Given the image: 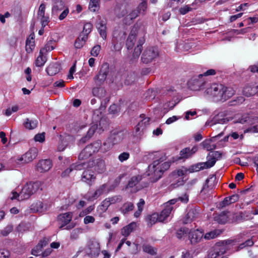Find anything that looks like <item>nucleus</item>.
<instances>
[{
	"instance_id": "1",
	"label": "nucleus",
	"mask_w": 258,
	"mask_h": 258,
	"mask_svg": "<svg viewBox=\"0 0 258 258\" xmlns=\"http://www.w3.org/2000/svg\"><path fill=\"white\" fill-rule=\"evenodd\" d=\"M111 69L107 62H104L101 66L99 72L94 77V81L96 87L92 89V93L100 99H103L106 96V91L104 88L100 87L105 81L107 76L111 75Z\"/></svg>"
},
{
	"instance_id": "2",
	"label": "nucleus",
	"mask_w": 258,
	"mask_h": 258,
	"mask_svg": "<svg viewBox=\"0 0 258 258\" xmlns=\"http://www.w3.org/2000/svg\"><path fill=\"white\" fill-rule=\"evenodd\" d=\"M215 74V70L210 69L203 74L194 76L187 82L188 88L193 91H199L204 89L207 83V80L204 77L214 75Z\"/></svg>"
},
{
	"instance_id": "3",
	"label": "nucleus",
	"mask_w": 258,
	"mask_h": 258,
	"mask_svg": "<svg viewBox=\"0 0 258 258\" xmlns=\"http://www.w3.org/2000/svg\"><path fill=\"white\" fill-rule=\"evenodd\" d=\"M69 13V9L66 6L62 0H53L51 17L58 18L60 21L64 20Z\"/></svg>"
},
{
	"instance_id": "4",
	"label": "nucleus",
	"mask_w": 258,
	"mask_h": 258,
	"mask_svg": "<svg viewBox=\"0 0 258 258\" xmlns=\"http://www.w3.org/2000/svg\"><path fill=\"white\" fill-rule=\"evenodd\" d=\"M236 242V239H228L216 243L214 246L209 251L208 258H216L224 254L229 249L228 245Z\"/></svg>"
},
{
	"instance_id": "5",
	"label": "nucleus",
	"mask_w": 258,
	"mask_h": 258,
	"mask_svg": "<svg viewBox=\"0 0 258 258\" xmlns=\"http://www.w3.org/2000/svg\"><path fill=\"white\" fill-rule=\"evenodd\" d=\"M101 141L98 140L87 145L80 153L78 157L79 159L83 160L88 159L93 154L98 151L101 147Z\"/></svg>"
},
{
	"instance_id": "6",
	"label": "nucleus",
	"mask_w": 258,
	"mask_h": 258,
	"mask_svg": "<svg viewBox=\"0 0 258 258\" xmlns=\"http://www.w3.org/2000/svg\"><path fill=\"white\" fill-rule=\"evenodd\" d=\"M40 182L36 181L25 184L20 192L21 199L27 200L35 193L40 188Z\"/></svg>"
},
{
	"instance_id": "7",
	"label": "nucleus",
	"mask_w": 258,
	"mask_h": 258,
	"mask_svg": "<svg viewBox=\"0 0 258 258\" xmlns=\"http://www.w3.org/2000/svg\"><path fill=\"white\" fill-rule=\"evenodd\" d=\"M159 51L156 47H147L143 52L142 61L144 63L147 64L154 60L158 56Z\"/></svg>"
},
{
	"instance_id": "8",
	"label": "nucleus",
	"mask_w": 258,
	"mask_h": 258,
	"mask_svg": "<svg viewBox=\"0 0 258 258\" xmlns=\"http://www.w3.org/2000/svg\"><path fill=\"white\" fill-rule=\"evenodd\" d=\"M222 89H223V85L214 84L208 88L205 92L213 97L216 101H222Z\"/></svg>"
},
{
	"instance_id": "9",
	"label": "nucleus",
	"mask_w": 258,
	"mask_h": 258,
	"mask_svg": "<svg viewBox=\"0 0 258 258\" xmlns=\"http://www.w3.org/2000/svg\"><path fill=\"white\" fill-rule=\"evenodd\" d=\"M125 137V135L122 131H113L111 132L108 138V142L112 145L120 143Z\"/></svg>"
},
{
	"instance_id": "10",
	"label": "nucleus",
	"mask_w": 258,
	"mask_h": 258,
	"mask_svg": "<svg viewBox=\"0 0 258 258\" xmlns=\"http://www.w3.org/2000/svg\"><path fill=\"white\" fill-rule=\"evenodd\" d=\"M37 149L33 147L29 149L19 159V161H23V163H27L32 161L37 156Z\"/></svg>"
},
{
	"instance_id": "11",
	"label": "nucleus",
	"mask_w": 258,
	"mask_h": 258,
	"mask_svg": "<svg viewBox=\"0 0 258 258\" xmlns=\"http://www.w3.org/2000/svg\"><path fill=\"white\" fill-rule=\"evenodd\" d=\"M52 162L50 159L40 160L36 166L37 171L42 173L48 171L52 167Z\"/></svg>"
},
{
	"instance_id": "12",
	"label": "nucleus",
	"mask_w": 258,
	"mask_h": 258,
	"mask_svg": "<svg viewBox=\"0 0 258 258\" xmlns=\"http://www.w3.org/2000/svg\"><path fill=\"white\" fill-rule=\"evenodd\" d=\"M188 238L191 244H195L200 242L203 236L204 232L198 229L191 230L188 232Z\"/></svg>"
},
{
	"instance_id": "13",
	"label": "nucleus",
	"mask_w": 258,
	"mask_h": 258,
	"mask_svg": "<svg viewBox=\"0 0 258 258\" xmlns=\"http://www.w3.org/2000/svg\"><path fill=\"white\" fill-rule=\"evenodd\" d=\"M72 219V213L68 212L60 214L57 216V221L60 225L59 228L62 229L67 225Z\"/></svg>"
},
{
	"instance_id": "14",
	"label": "nucleus",
	"mask_w": 258,
	"mask_h": 258,
	"mask_svg": "<svg viewBox=\"0 0 258 258\" xmlns=\"http://www.w3.org/2000/svg\"><path fill=\"white\" fill-rule=\"evenodd\" d=\"M96 179L94 172L91 169L85 170L82 175V180L91 185Z\"/></svg>"
},
{
	"instance_id": "15",
	"label": "nucleus",
	"mask_w": 258,
	"mask_h": 258,
	"mask_svg": "<svg viewBox=\"0 0 258 258\" xmlns=\"http://www.w3.org/2000/svg\"><path fill=\"white\" fill-rule=\"evenodd\" d=\"M213 178L215 179V177H214V176H212L211 177L208 178L206 180L205 183L200 192V194L203 199H206L209 196L210 194V191L213 188V185L209 184V183L210 181V180L213 179Z\"/></svg>"
},
{
	"instance_id": "16",
	"label": "nucleus",
	"mask_w": 258,
	"mask_h": 258,
	"mask_svg": "<svg viewBox=\"0 0 258 258\" xmlns=\"http://www.w3.org/2000/svg\"><path fill=\"white\" fill-rule=\"evenodd\" d=\"M90 165L94 166V169L98 173H102L106 170L105 161L101 158H98L92 161Z\"/></svg>"
},
{
	"instance_id": "17",
	"label": "nucleus",
	"mask_w": 258,
	"mask_h": 258,
	"mask_svg": "<svg viewBox=\"0 0 258 258\" xmlns=\"http://www.w3.org/2000/svg\"><path fill=\"white\" fill-rule=\"evenodd\" d=\"M258 93V85L255 84L248 85L243 89V94L247 97L254 95Z\"/></svg>"
},
{
	"instance_id": "18",
	"label": "nucleus",
	"mask_w": 258,
	"mask_h": 258,
	"mask_svg": "<svg viewBox=\"0 0 258 258\" xmlns=\"http://www.w3.org/2000/svg\"><path fill=\"white\" fill-rule=\"evenodd\" d=\"M235 93L234 89L230 87H225L223 86L222 89V101H224L233 96Z\"/></svg>"
},
{
	"instance_id": "19",
	"label": "nucleus",
	"mask_w": 258,
	"mask_h": 258,
	"mask_svg": "<svg viewBox=\"0 0 258 258\" xmlns=\"http://www.w3.org/2000/svg\"><path fill=\"white\" fill-rule=\"evenodd\" d=\"M96 28L100 36L103 39L105 40L107 37L106 23L103 21L101 20L96 23Z\"/></svg>"
},
{
	"instance_id": "20",
	"label": "nucleus",
	"mask_w": 258,
	"mask_h": 258,
	"mask_svg": "<svg viewBox=\"0 0 258 258\" xmlns=\"http://www.w3.org/2000/svg\"><path fill=\"white\" fill-rule=\"evenodd\" d=\"M180 156L173 157L172 158V162L177 161L181 159H187L191 157L190 154V148L189 147H186L180 151Z\"/></svg>"
},
{
	"instance_id": "21",
	"label": "nucleus",
	"mask_w": 258,
	"mask_h": 258,
	"mask_svg": "<svg viewBox=\"0 0 258 258\" xmlns=\"http://www.w3.org/2000/svg\"><path fill=\"white\" fill-rule=\"evenodd\" d=\"M228 211L222 212L219 214H216L214 217V221L220 224H224L228 221L227 214Z\"/></svg>"
},
{
	"instance_id": "22",
	"label": "nucleus",
	"mask_w": 258,
	"mask_h": 258,
	"mask_svg": "<svg viewBox=\"0 0 258 258\" xmlns=\"http://www.w3.org/2000/svg\"><path fill=\"white\" fill-rule=\"evenodd\" d=\"M60 64L57 62L51 63L46 68V71L49 76H53L57 74L60 71Z\"/></svg>"
},
{
	"instance_id": "23",
	"label": "nucleus",
	"mask_w": 258,
	"mask_h": 258,
	"mask_svg": "<svg viewBox=\"0 0 258 258\" xmlns=\"http://www.w3.org/2000/svg\"><path fill=\"white\" fill-rule=\"evenodd\" d=\"M199 210L196 208H191L189 210L185 216V223H187L194 220L199 216Z\"/></svg>"
},
{
	"instance_id": "24",
	"label": "nucleus",
	"mask_w": 258,
	"mask_h": 258,
	"mask_svg": "<svg viewBox=\"0 0 258 258\" xmlns=\"http://www.w3.org/2000/svg\"><path fill=\"white\" fill-rule=\"evenodd\" d=\"M136 37L135 32L132 30L126 41V46L128 50H131L133 48L136 40Z\"/></svg>"
},
{
	"instance_id": "25",
	"label": "nucleus",
	"mask_w": 258,
	"mask_h": 258,
	"mask_svg": "<svg viewBox=\"0 0 258 258\" xmlns=\"http://www.w3.org/2000/svg\"><path fill=\"white\" fill-rule=\"evenodd\" d=\"M88 38V36L86 35H82V34H80L79 37L75 41V47L76 49L81 48L85 45Z\"/></svg>"
},
{
	"instance_id": "26",
	"label": "nucleus",
	"mask_w": 258,
	"mask_h": 258,
	"mask_svg": "<svg viewBox=\"0 0 258 258\" xmlns=\"http://www.w3.org/2000/svg\"><path fill=\"white\" fill-rule=\"evenodd\" d=\"M137 226L136 223L134 222H133L126 225V226L123 227L121 229V233L122 235L124 236H128L130 233L135 229Z\"/></svg>"
},
{
	"instance_id": "27",
	"label": "nucleus",
	"mask_w": 258,
	"mask_h": 258,
	"mask_svg": "<svg viewBox=\"0 0 258 258\" xmlns=\"http://www.w3.org/2000/svg\"><path fill=\"white\" fill-rule=\"evenodd\" d=\"M45 53L43 52V49H40L39 55L35 60V65L38 67H42L46 61V57L44 56Z\"/></svg>"
},
{
	"instance_id": "28",
	"label": "nucleus",
	"mask_w": 258,
	"mask_h": 258,
	"mask_svg": "<svg viewBox=\"0 0 258 258\" xmlns=\"http://www.w3.org/2000/svg\"><path fill=\"white\" fill-rule=\"evenodd\" d=\"M172 211V208L170 207L165 208L161 211L159 216V222H164L167 218L169 216Z\"/></svg>"
},
{
	"instance_id": "29",
	"label": "nucleus",
	"mask_w": 258,
	"mask_h": 258,
	"mask_svg": "<svg viewBox=\"0 0 258 258\" xmlns=\"http://www.w3.org/2000/svg\"><path fill=\"white\" fill-rule=\"evenodd\" d=\"M134 208V204L131 202H127L125 203L120 208V211L124 215H125L128 214L130 212L133 211Z\"/></svg>"
},
{
	"instance_id": "30",
	"label": "nucleus",
	"mask_w": 258,
	"mask_h": 258,
	"mask_svg": "<svg viewBox=\"0 0 258 258\" xmlns=\"http://www.w3.org/2000/svg\"><path fill=\"white\" fill-rule=\"evenodd\" d=\"M143 250L151 255H155L157 254V249L148 244H144L142 246Z\"/></svg>"
},
{
	"instance_id": "31",
	"label": "nucleus",
	"mask_w": 258,
	"mask_h": 258,
	"mask_svg": "<svg viewBox=\"0 0 258 258\" xmlns=\"http://www.w3.org/2000/svg\"><path fill=\"white\" fill-rule=\"evenodd\" d=\"M31 228L29 223L21 222L16 228V230L18 232L23 233L30 230Z\"/></svg>"
},
{
	"instance_id": "32",
	"label": "nucleus",
	"mask_w": 258,
	"mask_h": 258,
	"mask_svg": "<svg viewBox=\"0 0 258 258\" xmlns=\"http://www.w3.org/2000/svg\"><path fill=\"white\" fill-rule=\"evenodd\" d=\"M38 124V121L36 120H30L26 118L24 122V126L29 130H32L36 128Z\"/></svg>"
},
{
	"instance_id": "33",
	"label": "nucleus",
	"mask_w": 258,
	"mask_h": 258,
	"mask_svg": "<svg viewBox=\"0 0 258 258\" xmlns=\"http://www.w3.org/2000/svg\"><path fill=\"white\" fill-rule=\"evenodd\" d=\"M56 45V41L53 39H51L47 41L44 47L41 49H43V52L45 53L48 51L53 50Z\"/></svg>"
},
{
	"instance_id": "34",
	"label": "nucleus",
	"mask_w": 258,
	"mask_h": 258,
	"mask_svg": "<svg viewBox=\"0 0 258 258\" xmlns=\"http://www.w3.org/2000/svg\"><path fill=\"white\" fill-rule=\"evenodd\" d=\"M142 179V175L133 176L128 181L127 186L130 188L136 186Z\"/></svg>"
},
{
	"instance_id": "35",
	"label": "nucleus",
	"mask_w": 258,
	"mask_h": 258,
	"mask_svg": "<svg viewBox=\"0 0 258 258\" xmlns=\"http://www.w3.org/2000/svg\"><path fill=\"white\" fill-rule=\"evenodd\" d=\"M158 214L157 213H154L151 215H149L146 220L148 223V226L151 227L153 224H155L157 221H159Z\"/></svg>"
},
{
	"instance_id": "36",
	"label": "nucleus",
	"mask_w": 258,
	"mask_h": 258,
	"mask_svg": "<svg viewBox=\"0 0 258 258\" xmlns=\"http://www.w3.org/2000/svg\"><path fill=\"white\" fill-rule=\"evenodd\" d=\"M204 169H206L204 162H200L190 166L188 169V171L190 173H192L199 171Z\"/></svg>"
},
{
	"instance_id": "37",
	"label": "nucleus",
	"mask_w": 258,
	"mask_h": 258,
	"mask_svg": "<svg viewBox=\"0 0 258 258\" xmlns=\"http://www.w3.org/2000/svg\"><path fill=\"white\" fill-rule=\"evenodd\" d=\"M100 6V0H90L89 9L91 11L95 12L98 10Z\"/></svg>"
},
{
	"instance_id": "38",
	"label": "nucleus",
	"mask_w": 258,
	"mask_h": 258,
	"mask_svg": "<svg viewBox=\"0 0 258 258\" xmlns=\"http://www.w3.org/2000/svg\"><path fill=\"white\" fill-rule=\"evenodd\" d=\"M207 158H208V161L206 162H204V164L206 169L209 168L213 167L215 165V164L216 162V160H215V159L214 158L211 157L210 153H209V154L207 156Z\"/></svg>"
},
{
	"instance_id": "39",
	"label": "nucleus",
	"mask_w": 258,
	"mask_h": 258,
	"mask_svg": "<svg viewBox=\"0 0 258 258\" xmlns=\"http://www.w3.org/2000/svg\"><path fill=\"white\" fill-rule=\"evenodd\" d=\"M221 233L219 230H215L210 232L207 233L204 236V238L207 239H213L217 237Z\"/></svg>"
},
{
	"instance_id": "40",
	"label": "nucleus",
	"mask_w": 258,
	"mask_h": 258,
	"mask_svg": "<svg viewBox=\"0 0 258 258\" xmlns=\"http://www.w3.org/2000/svg\"><path fill=\"white\" fill-rule=\"evenodd\" d=\"M92 28L93 25L91 23H86L84 24L83 30L80 34L82 35H86L88 37V35L92 31Z\"/></svg>"
},
{
	"instance_id": "41",
	"label": "nucleus",
	"mask_w": 258,
	"mask_h": 258,
	"mask_svg": "<svg viewBox=\"0 0 258 258\" xmlns=\"http://www.w3.org/2000/svg\"><path fill=\"white\" fill-rule=\"evenodd\" d=\"M229 121L227 118L220 117L219 116H216L214 117L212 122H213L212 125L215 124L217 123L224 124L227 123Z\"/></svg>"
},
{
	"instance_id": "42",
	"label": "nucleus",
	"mask_w": 258,
	"mask_h": 258,
	"mask_svg": "<svg viewBox=\"0 0 258 258\" xmlns=\"http://www.w3.org/2000/svg\"><path fill=\"white\" fill-rule=\"evenodd\" d=\"M136 79V75L134 73H129L126 79L124 80V84L126 85H130L133 84Z\"/></svg>"
},
{
	"instance_id": "43",
	"label": "nucleus",
	"mask_w": 258,
	"mask_h": 258,
	"mask_svg": "<svg viewBox=\"0 0 258 258\" xmlns=\"http://www.w3.org/2000/svg\"><path fill=\"white\" fill-rule=\"evenodd\" d=\"M245 100V99L242 96H239L236 99L232 100L228 102V105L236 106L242 104Z\"/></svg>"
},
{
	"instance_id": "44",
	"label": "nucleus",
	"mask_w": 258,
	"mask_h": 258,
	"mask_svg": "<svg viewBox=\"0 0 258 258\" xmlns=\"http://www.w3.org/2000/svg\"><path fill=\"white\" fill-rule=\"evenodd\" d=\"M26 51L27 53H30L32 52L33 50L34 49L35 45H34V41H31L29 39H27L26 41Z\"/></svg>"
},
{
	"instance_id": "45",
	"label": "nucleus",
	"mask_w": 258,
	"mask_h": 258,
	"mask_svg": "<svg viewBox=\"0 0 258 258\" xmlns=\"http://www.w3.org/2000/svg\"><path fill=\"white\" fill-rule=\"evenodd\" d=\"M106 187V184H103L101 185L98 189H97L93 194V195L92 196V198L97 199L98 197H99L101 195L103 194L104 189Z\"/></svg>"
},
{
	"instance_id": "46",
	"label": "nucleus",
	"mask_w": 258,
	"mask_h": 258,
	"mask_svg": "<svg viewBox=\"0 0 258 258\" xmlns=\"http://www.w3.org/2000/svg\"><path fill=\"white\" fill-rule=\"evenodd\" d=\"M154 169L153 174L154 176V181L156 182L159 179L163 174V172L158 166L156 168H153Z\"/></svg>"
},
{
	"instance_id": "47",
	"label": "nucleus",
	"mask_w": 258,
	"mask_h": 258,
	"mask_svg": "<svg viewBox=\"0 0 258 258\" xmlns=\"http://www.w3.org/2000/svg\"><path fill=\"white\" fill-rule=\"evenodd\" d=\"M244 220L243 213L240 212L238 213H235L232 216V222L239 223Z\"/></svg>"
},
{
	"instance_id": "48",
	"label": "nucleus",
	"mask_w": 258,
	"mask_h": 258,
	"mask_svg": "<svg viewBox=\"0 0 258 258\" xmlns=\"http://www.w3.org/2000/svg\"><path fill=\"white\" fill-rule=\"evenodd\" d=\"M68 145V142L66 139L63 138L58 143L57 151L59 152L63 151L66 148Z\"/></svg>"
},
{
	"instance_id": "49",
	"label": "nucleus",
	"mask_w": 258,
	"mask_h": 258,
	"mask_svg": "<svg viewBox=\"0 0 258 258\" xmlns=\"http://www.w3.org/2000/svg\"><path fill=\"white\" fill-rule=\"evenodd\" d=\"M189 231V229L188 228L186 227H182L178 229L176 231V237L179 238L181 239L182 236L184 235V234L187 233Z\"/></svg>"
},
{
	"instance_id": "50",
	"label": "nucleus",
	"mask_w": 258,
	"mask_h": 258,
	"mask_svg": "<svg viewBox=\"0 0 258 258\" xmlns=\"http://www.w3.org/2000/svg\"><path fill=\"white\" fill-rule=\"evenodd\" d=\"M38 19L40 20L42 28H44L46 25H47L50 21L49 16L45 15L38 17Z\"/></svg>"
},
{
	"instance_id": "51",
	"label": "nucleus",
	"mask_w": 258,
	"mask_h": 258,
	"mask_svg": "<svg viewBox=\"0 0 258 258\" xmlns=\"http://www.w3.org/2000/svg\"><path fill=\"white\" fill-rule=\"evenodd\" d=\"M142 2L140 3L139 6L137 7L138 10H140V13L144 14L145 11L147 8V0H142Z\"/></svg>"
},
{
	"instance_id": "52",
	"label": "nucleus",
	"mask_w": 258,
	"mask_h": 258,
	"mask_svg": "<svg viewBox=\"0 0 258 258\" xmlns=\"http://www.w3.org/2000/svg\"><path fill=\"white\" fill-rule=\"evenodd\" d=\"M101 100L102 101L101 102L100 109L105 110L106 108L107 104L110 100V97L106 96L103 99H101Z\"/></svg>"
},
{
	"instance_id": "53",
	"label": "nucleus",
	"mask_w": 258,
	"mask_h": 258,
	"mask_svg": "<svg viewBox=\"0 0 258 258\" xmlns=\"http://www.w3.org/2000/svg\"><path fill=\"white\" fill-rule=\"evenodd\" d=\"M101 50V46L100 45H96L91 49V54L93 56H97L99 54Z\"/></svg>"
},
{
	"instance_id": "54",
	"label": "nucleus",
	"mask_w": 258,
	"mask_h": 258,
	"mask_svg": "<svg viewBox=\"0 0 258 258\" xmlns=\"http://www.w3.org/2000/svg\"><path fill=\"white\" fill-rule=\"evenodd\" d=\"M85 165H86L85 163H79V164L75 163V164H72L71 165V168H73V171L74 170H81L85 168Z\"/></svg>"
},
{
	"instance_id": "55",
	"label": "nucleus",
	"mask_w": 258,
	"mask_h": 258,
	"mask_svg": "<svg viewBox=\"0 0 258 258\" xmlns=\"http://www.w3.org/2000/svg\"><path fill=\"white\" fill-rule=\"evenodd\" d=\"M45 5L44 3L41 4L37 13L38 18L45 15Z\"/></svg>"
},
{
	"instance_id": "56",
	"label": "nucleus",
	"mask_w": 258,
	"mask_h": 258,
	"mask_svg": "<svg viewBox=\"0 0 258 258\" xmlns=\"http://www.w3.org/2000/svg\"><path fill=\"white\" fill-rule=\"evenodd\" d=\"M201 145L203 147L204 149H206L207 151H211V142L210 140H208V139L205 140L203 142L201 143Z\"/></svg>"
},
{
	"instance_id": "57",
	"label": "nucleus",
	"mask_w": 258,
	"mask_h": 258,
	"mask_svg": "<svg viewBox=\"0 0 258 258\" xmlns=\"http://www.w3.org/2000/svg\"><path fill=\"white\" fill-rule=\"evenodd\" d=\"M130 156V155L128 152H123L118 156V160L121 162H123V161L127 160L129 158Z\"/></svg>"
},
{
	"instance_id": "58",
	"label": "nucleus",
	"mask_w": 258,
	"mask_h": 258,
	"mask_svg": "<svg viewBox=\"0 0 258 258\" xmlns=\"http://www.w3.org/2000/svg\"><path fill=\"white\" fill-rule=\"evenodd\" d=\"M34 140L36 142L42 143L45 141V133L36 134L34 137Z\"/></svg>"
},
{
	"instance_id": "59",
	"label": "nucleus",
	"mask_w": 258,
	"mask_h": 258,
	"mask_svg": "<svg viewBox=\"0 0 258 258\" xmlns=\"http://www.w3.org/2000/svg\"><path fill=\"white\" fill-rule=\"evenodd\" d=\"M248 119V115L244 114H242L241 116L237 119V120H235L234 121V123H244L246 122Z\"/></svg>"
},
{
	"instance_id": "60",
	"label": "nucleus",
	"mask_w": 258,
	"mask_h": 258,
	"mask_svg": "<svg viewBox=\"0 0 258 258\" xmlns=\"http://www.w3.org/2000/svg\"><path fill=\"white\" fill-rule=\"evenodd\" d=\"M171 163H173L172 160L170 161H167L163 163L161 166L159 167L163 171V172H164L170 168Z\"/></svg>"
},
{
	"instance_id": "61",
	"label": "nucleus",
	"mask_w": 258,
	"mask_h": 258,
	"mask_svg": "<svg viewBox=\"0 0 258 258\" xmlns=\"http://www.w3.org/2000/svg\"><path fill=\"white\" fill-rule=\"evenodd\" d=\"M109 199L110 201V202H111V204H115L116 203L120 202L122 200V197L120 195H117L113 196L111 198H109Z\"/></svg>"
},
{
	"instance_id": "62",
	"label": "nucleus",
	"mask_w": 258,
	"mask_h": 258,
	"mask_svg": "<svg viewBox=\"0 0 258 258\" xmlns=\"http://www.w3.org/2000/svg\"><path fill=\"white\" fill-rule=\"evenodd\" d=\"M97 124H93L90 127L87 133L88 137H89L90 138L92 137L97 128Z\"/></svg>"
},
{
	"instance_id": "63",
	"label": "nucleus",
	"mask_w": 258,
	"mask_h": 258,
	"mask_svg": "<svg viewBox=\"0 0 258 258\" xmlns=\"http://www.w3.org/2000/svg\"><path fill=\"white\" fill-rule=\"evenodd\" d=\"M80 233V230L78 228L74 229L71 233V239H77L78 238L79 234Z\"/></svg>"
},
{
	"instance_id": "64",
	"label": "nucleus",
	"mask_w": 258,
	"mask_h": 258,
	"mask_svg": "<svg viewBox=\"0 0 258 258\" xmlns=\"http://www.w3.org/2000/svg\"><path fill=\"white\" fill-rule=\"evenodd\" d=\"M139 14H140V10H138V9H136L133 10L127 16L131 20H133L137 18Z\"/></svg>"
}]
</instances>
